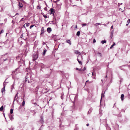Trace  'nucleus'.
Masks as SVG:
<instances>
[{
    "instance_id": "1",
    "label": "nucleus",
    "mask_w": 130,
    "mask_h": 130,
    "mask_svg": "<svg viewBox=\"0 0 130 130\" xmlns=\"http://www.w3.org/2000/svg\"><path fill=\"white\" fill-rule=\"evenodd\" d=\"M32 77L30 73H27V74L25 77V80L23 81L24 85L27 81L28 83H30L32 82Z\"/></svg>"
},
{
    "instance_id": "2",
    "label": "nucleus",
    "mask_w": 130,
    "mask_h": 130,
    "mask_svg": "<svg viewBox=\"0 0 130 130\" xmlns=\"http://www.w3.org/2000/svg\"><path fill=\"white\" fill-rule=\"evenodd\" d=\"M8 83L7 80V79H6L5 82L3 83L4 87L2 88L1 92L2 94H4L5 93V87L6 85Z\"/></svg>"
},
{
    "instance_id": "3",
    "label": "nucleus",
    "mask_w": 130,
    "mask_h": 130,
    "mask_svg": "<svg viewBox=\"0 0 130 130\" xmlns=\"http://www.w3.org/2000/svg\"><path fill=\"white\" fill-rule=\"evenodd\" d=\"M38 51L36 52L33 55V59L34 61H35L38 57Z\"/></svg>"
},
{
    "instance_id": "4",
    "label": "nucleus",
    "mask_w": 130,
    "mask_h": 130,
    "mask_svg": "<svg viewBox=\"0 0 130 130\" xmlns=\"http://www.w3.org/2000/svg\"><path fill=\"white\" fill-rule=\"evenodd\" d=\"M49 11L51 12L50 13V14H53V15H54V13L55 12L54 9L53 8H51L49 10Z\"/></svg>"
},
{
    "instance_id": "5",
    "label": "nucleus",
    "mask_w": 130,
    "mask_h": 130,
    "mask_svg": "<svg viewBox=\"0 0 130 130\" xmlns=\"http://www.w3.org/2000/svg\"><path fill=\"white\" fill-rule=\"evenodd\" d=\"M40 122L42 124H43L44 121L43 120V116H40Z\"/></svg>"
},
{
    "instance_id": "6",
    "label": "nucleus",
    "mask_w": 130,
    "mask_h": 130,
    "mask_svg": "<svg viewBox=\"0 0 130 130\" xmlns=\"http://www.w3.org/2000/svg\"><path fill=\"white\" fill-rule=\"evenodd\" d=\"M19 69V68H17L15 69V71H12V74H16L18 73L17 70H18Z\"/></svg>"
},
{
    "instance_id": "7",
    "label": "nucleus",
    "mask_w": 130,
    "mask_h": 130,
    "mask_svg": "<svg viewBox=\"0 0 130 130\" xmlns=\"http://www.w3.org/2000/svg\"><path fill=\"white\" fill-rule=\"evenodd\" d=\"M18 5L19 6V8H22L23 6V5L20 2H19Z\"/></svg>"
},
{
    "instance_id": "8",
    "label": "nucleus",
    "mask_w": 130,
    "mask_h": 130,
    "mask_svg": "<svg viewBox=\"0 0 130 130\" xmlns=\"http://www.w3.org/2000/svg\"><path fill=\"white\" fill-rule=\"evenodd\" d=\"M45 31L44 30V27H42L41 33L40 34V35H41V34H43L44 33V32H45Z\"/></svg>"
},
{
    "instance_id": "9",
    "label": "nucleus",
    "mask_w": 130,
    "mask_h": 130,
    "mask_svg": "<svg viewBox=\"0 0 130 130\" xmlns=\"http://www.w3.org/2000/svg\"><path fill=\"white\" fill-rule=\"evenodd\" d=\"M47 32L48 33H50L52 31V29L50 27H48L47 29Z\"/></svg>"
},
{
    "instance_id": "10",
    "label": "nucleus",
    "mask_w": 130,
    "mask_h": 130,
    "mask_svg": "<svg viewBox=\"0 0 130 130\" xmlns=\"http://www.w3.org/2000/svg\"><path fill=\"white\" fill-rule=\"evenodd\" d=\"M104 93H105V92H104V93H103V92H102V93L101 94V100H100V104H101V101L102 97H104Z\"/></svg>"
},
{
    "instance_id": "11",
    "label": "nucleus",
    "mask_w": 130,
    "mask_h": 130,
    "mask_svg": "<svg viewBox=\"0 0 130 130\" xmlns=\"http://www.w3.org/2000/svg\"><path fill=\"white\" fill-rule=\"evenodd\" d=\"M47 50L45 48H44L43 50V52L42 53V55L43 56H44Z\"/></svg>"
},
{
    "instance_id": "12",
    "label": "nucleus",
    "mask_w": 130,
    "mask_h": 130,
    "mask_svg": "<svg viewBox=\"0 0 130 130\" xmlns=\"http://www.w3.org/2000/svg\"><path fill=\"white\" fill-rule=\"evenodd\" d=\"M66 42L67 43H69L70 45L71 44V42L69 40H66Z\"/></svg>"
},
{
    "instance_id": "13",
    "label": "nucleus",
    "mask_w": 130,
    "mask_h": 130,
    "mask_svg": "<svg viewBox=\"0 0 130 130\" xmlns=\"http://www.w3.org/2000/svg\"><path fill=\"white\" fill-rule=\"evenodd\" d=\"M124 95L123 94H122L121 95V99L122 101L123 100Z\"/></svg>"
},
{
    "instance_id": "14",
    "label": "nucleus",
    "mask_w": 130,
    "mask_h": 130,
    "mask_svg": "<svg viewBox=\"0 0 130 130\" xmlns=\"http://www.w3.org/2000/svg\"><path fill=\"white\" fill-rule=\"evenodd\" d=\"M41 68H46V67L45 65H44L43 64H42L41 65Z\"/></svg>"
},
{
    "instance_id": "15",
    "label": "nucleus",
    "mask_w": 130,
    "mask_h": 130,
    "mask_svg": "<svg viewBox=\"0 0 130 130\" xmlns=\"http://www.w3.org/2000/svg\"><path fill=\"white\" fill-rule=\"evenodd\" d=\"M74 52L75 54H78L79 55H80L81 54V53L78 51H75Z\"/></svg>"
},
{
    "instance_id": "16",
    "label": "nucleus",
    "mask_w": 130,
    "mask_h": 130,
    "mask_svg": "<svg viewBox=\"0 0 130 130\" xmlns=\"http://www.w3.org/2000/svg\"><path fill=\"white\" fill-rule=\"evenodd\" d=\"M79 128L77 126V125H76L75 126V128L74 130H78Z\"/></svg>"
},
{
    "instance_id": "17",
    "label": "nucleus",
    "mask_w": 130,
    "mask_h": 130,
    "mask_svg": "<svg viewBox=\"0 0 130 130\" xmlns=\"http://www.w3.org/2000/svg\"><path fill=\"white\" fill-rule=\"evenodd\" d=\"M106 40H103L101 41V43L103 44L104 43H105L106 42Z\"/></svg>"
},
{
    "instance_id": "18",
    "label": "nucleus",
    "mask_w": 130,
    "mask_h": 130,
    "mask_svg": "<svg viewBox=\"0 0 130 130\" xmlns=\"http://www.w3.org/2000/svg\"><path fill=\"white\" fill-rule=\"evenodd\" d=\"M115 42H114L113 43V44H112L111 46H110V49H111V48H112L113 47V46H114V45H115Z\"/></svg>"
},
{
    "instance_id": "19",
    "label": "nucleus",
    "mask_w": 130,
    "mask_h": 130,
    "mask_svg": "<svg viewBox=\"0 0 130 130\" xmlns=\"http://www.w3.org/2000/svg\"><path fill=\"white\" fill-rule=\"evenodd\" d=\"M25 101L24 100V99H23V102L22 104V106H24L25 105Z\"/></svg>"
},
{
    "instance_id": "20",
    "label": "nucleus",
    "mask_w": 130,
    "mask_h": 130,
    "mask_svg": "<svg viewBox=\"0 0 130 130\" xmlns=\"http://www.w3.org/2000/svg\"><path fill=\"white\" fill-rule=\"evenodd\" d=\"M80 31H78L77 32V33H76V35L78 36H79L80 35Z\"/></svg>"
},
{
    "instance_id": "21",
    "label": "nucleus",
    "mask_w": 130,
    "mask_h": 130,
    "mask_svg": "<svg viewBox=\"0 0 130 130\" xmlns=\"http://www.w3.org/2000/svg\"><path fill=\"white\" fill-rule=\"evenodd\" d=\"M4 107L3 106H2L0 108V111H2Z\"/></svg>"
},
{
    "instance_id": "22",
    "label": "nucleus",
    "mask_w": 130,
    "mask_h": 130,
    "mask_svg": "<svg viewBox=\"0 0 130 130\" xmlns=\"http://www.w3.org/2000/svg\"><path fill=\"white\" fill-rule=\"evenodd\" d=\"M10 119L12 121V120L13 119V118L12 115H11V117H10Z\"/></svg>"
},
{
    "instance_id": "23",
    "label": "nucleus",
    "mask_w": 130,
    "mask_h": 130,
    "mask_svg": "<svg viewBox=\"0 0 130 130\" xmlns=\"http://www.w3.org/2000/svg\"><path fill=\"white\" fill-rule=\"evenodd\" d=\"M76 69L79 71H82V69H79L78 68H76Z\"/></svg>"
},
{
    "instance_id": "24",
    "label": "nucleus",
    "mask_w": 130,
    "mask_h": 130,
    "mask_svg": "<svg viewBox=\"0 0 130 130\" xmlns=\"http://www.w3.org/2000/svg\"><path fill=\"white\" fill-rule=\"evenodd\" d=\"M77 60L79 64H82V62L81 61H80L78 58L77 59Z\"/></svg>"
},
{
    "instance_id": "25",
    "label": "nucleus",
    "mask_w": 130,
    "mask_h": 130,
    "mask_svg": "<svg viewBox=\"0 0 130 130\" xmlns=\"http://www.w3.org/2000/svg\"><path fill=\"white\" fill-rule=\"evenodd\" d=\"M18 93H17L16 94V95H15V98H14V101L15 100L17 101V98H17L16 99H16V96H17V95H18Z\"/></svg>"
},
{
    "instance_id": "26",
    "label": "nucleus",
    "mask_w": 130,
    "mask_h": 130,
    "mask_svg": "<svg viewBox=\"0 0 130 130\" xmlns=\"http://www.w3.org/2000/svg\"><path fill=\"white\" fill-rule=\"evenodd\" d=\"M13 109H11L10 110V113L12 114L13 113Z\"/></svg>"
},
{
    "instance_id": "27",
    "label": "nucleus",
    "mask_w": 130,
    "mask_h": 130,
    "mask_svg": "<svg viewBox=\"0 0 130 130\" xmlns=\"http://www.w3.org/2000/svg\"><path fill=\"white\" fill-rule=\"evenodd\" d=\"M102 24L101 23H96L95 24H94V25L96 26H98L99 25H101Z\"/></svg>"
},
{
    "instance_id": "28",
    "label": "nucleus",
    "mask_w": 130,
    "mask_h": 130,
    "mask_svg": "<svg viewBox=\"0 0 130 130\" xmlns=\"http://www.w3.org/2000/svg\"><path fill=\"white\" fill-rule=\"evenodd\" d=\"M25 24V25L26 24V26L27 27L29 26L30 25V24L28 23H27Z\"/></svg>"
},
{
    "instance_id": "29",
    "label": "nucleus",
    "mask_w": 130,
    "mask_h": 130,
    "mask_svg": "<svg viewBox=\"0 0 130 130\" xmlns=\"http://www.w3.org/2000/svg\"><path fill=\"white\" fill-rule=\"evenodd\" d=\"M11 91H12V90L13 89H14V84H13L12 86H11Z\"/></svg>"
},
{
    "instance_id": "30",
    "label": "nucleus",
    "mask_w": 130,
    "mask_h": 130,
    "mask_svg": "<svg viewBox=\"0 0 130 130\" xmlns=\"http://www.w3.org/2000/svg\"><path fill=\"white\" fill-rule=\"evenodd\" d=\"M86 23H83L82 24V25L83 26H86Z\"/></svg>"
},
{
    "instance_id": "31",
    "label": "nucleus",
    "mask_w": 130,
    "mask_h": 130,
    "mask_svg": "<svg viewBox=\"0 0 130 130\" xmlns=\"http://www.w3.org/2000/svg\"><path fill=\"white\" fill-rule=\"evenodd\" d=\"M34 26V25H31L30 26V29H31V28H32V27Z\"/></svg>"
},
{
    "instance_id": "32",
    "label": "nucleus",
    "mask_w": 130,
    "mask_h": 130,
    "mask_svg": "<svg viewBox=\"0 0 130 130\" xmlns=\"http://www.w3.org/2000/svg\"><path fill=\"white\" fill-rule=\"evenodd\" d=\"M127 23L129 24L130 23V19H128L127 21Z\"/></svg>"
},
{
    "instance_id": "33",
    "label": "nucleus",
    "mask_w": 130,
    "mask_h": 130,
    "mask_svg": "<svg viewBox=\"0 0 130 130\" xmlns=\"http://www.w3.org/2000/svg\"><path fill=\"white\" fill-rule=\"evenodd\" d=\"M96 42V41L95 39H94L93 40V43H95Z\"/></svg>"
},
{
    "instance_id": "34",
    "label": "nucleus",
    "mask_w": 130,
    "mask_h": 130,
    "mask_svg": "<svg viewBox=\"0 0 130 130\" xmlns=\"http://www.w3.org/2000/svg\"><path fill=\"white\" fill-rule=\"evenodd\" d=\"M123 79L122 78H121L120 82V83H121V82L123 81Z\"/></svg>"
},
{
    "instance_id": "35",
    "label": "nucleus",
    "mask_w": 130,
    "mask_h": 130,
    "mask_svg": "<svg viewBox=\"0 0 130 130\" xmlns=\"http://www.w3.org/2000/svg\"><path fill=\"white\" fill-rule=\"evenodd\" d=\"M86 69V68L84 67L83 69H82V71H84Z\"/></svg>"
},
{
    "instance_id": "36",
    "label": "nucleus",
    "mask_w": 130,
    "mask_h": 130,
    "mask_svg": "<svg viewBox=\"0 0 130 130\" xmlns=\"http://www.w3.org/2000/svg\"><path fill=\"white\" fill-rule=\"evenodd\" d=\"M37 8L38 9H40V7L38 6H37Z\"/></svg>"
},
{
    "instance_id": "37",
    "label": "nucleus",
    "mask_w": 130,
    "mask_h": 130,
    "mask_svg": "<svg viewBox=\"0 0 130 130\" xmlns=\"http://www.w3.org/2000/svg\"><path fill=\"white\" fill-rule=\"evenodd\" d=\"M33 104L35 106L37 105L38 106H39V105H37L36 103H33Z\"/></svg>"
},
{
    "instance_id": "38",
    "label": "nucleus",
    "mask_w": 130,
    "mask_h": 130,
    "mask_svg": "<svg viewBox=\"0 0 130 130\" xmlns=\"http://www.w3.org/2000/svg\"><path fill=\"white\" fill-rule=\"evenodd\" d=\"M44 9L46 11H47V8L46 7H45L44 8Z\"/></svg>"
},
{
    "instance_id": "39",
    "label": "nucleus",
    "mask_w": 130,
    "mask_h": 130,
    "mask_svg": "<svg viewBox=\"0 0 130 130\" xmlns=\"http://www.w3.org/2000/svg\"><path fill=\"white\" fill-rule=\"evenodd\" d=\"M3 30H1V31L0 32V34H1V33H2L3 32Z\"/></svg>"
},
{
    "instance_id": "40",
    "label": "nucleus",
    "mask_w": 130,
    "mask_h": 130,
    "mask_svg": "<svg viewBox=\"0 0 130 130\" xmlns=\"http://www.w3.org/2000/svg\"><path fill=\"white\" fill-rule=\"evenodd\" d=\"M43 16L45 18H46L47 17V16L46 15H44Z\"/></svg>"
},
{
    "instance_id": "41",
    "label": "nucleus",
    "mask_w": 130,
    "mask_h": 130,
    "mask_svg": "<svg viewBox=\"0 0 130 130\" xmlns=\"http://www.w3.org/2000/svg\"><path fill=\"white\" fill-rule=\"evenodd\" d=\"M3 115L4 116V117L5 118V119L6 120V121L7 122V121L6 119V117H5V113H3Z\"/></svg>"
},
{
    "instance_id": "42",
    "label": "nucleus",
    "mask_w": 130,
    "mask_h": 130,
    "mask_svg": "<svg viewBox=\"0 0 130 130\" xmlns=\"http://www.w3.org/2000/svg\"><path fill=\"white\" fill-rule=\"evenodd\" d=\"M3 115L4 116V117L5 118V119L6 120V121L7 122V121L6 119V117H5V113H3Z\"/></svg>"
},
{
    "instance_id": "43",
    "label": "nucleus",
    "mask_w": 130,
    "mask_h": 130,
    "mask_svg": "<svg viewBox=\"0 0 130 130\" xmlns=\"http://www.w3.org/2000/svg\"><path fill=\"white\" fill-rule=\"evenodd\" d=\"M3 115L4 116V117L5 118V119L6 120V121L7 122V121L6 119V117H5V113H3Z\"/></svg>"
},
{
    "instance_id": "44",
    "label": "nucleus",
    "mask_w": 130,
    "mask_h": 130,
    "mask_svg": "<svg viewBox=\"0 0 130 130\" xmlns=\"http://www.w3.org/2000/svg\"><path fill=\"white\" fill-rule=\"evenodd\" d=\"M7 58H8V56H7V57L6 58V59H3L4 61H6V60H7Z\"/></svg>"
},
{
    "instance_id": "45",
    "label": "nucleus",
    "mask_w": 130,
    "mask_h": 130,
    "mask_svg": "<svg viewBox=\"0 0 130 130\" xmlns=\"http://www.w3.org/2000/svg\"><path fill=\"white\" fill-rule=\"evenodd\" d=\"M126 65H123V66H122L121 67H119L120 68V69H121V67H123V66H125Z\"/></svg>"
},
{
    "instance_id": "46",
    "label": "nucleus",
    "mask_w": 130,
    "mask_h": 130,
    "mask_svg": "<svg viewBox=\"0 0 130 130\" xmlns=\"http://www.w3.org/2000/svg\"><path fill=\"white\" fill-rule=\"evenodd\" d=\"M90 110H89L88 112V114H90Z\"/></svg>"
},
{
    "instance_id": "47",
    "label": "nucleus",
    "mask_w": 130,
    "mask_h": 130,
    "mask_svg": "<svg viewBox=\"0 0 130 130\" xmlns=\"http://www.w3.org/2000/svg\"><path fill=\"white\" fill-rule=\"evenodd\" d=\"M98 54H99V55H100V56H101H101H102V55H101V53H99V52H98Z\"/></svg>"
},
{
    "instance_id": "48",
    "label": "nucleus",
    "mask_w": 130,
    "mask_h": 130,
    "mask_svg": "<svg viewBox=\"0 0 130 130\" xmlns=\"http://www.w3.org/2000/svg\"><path fill=\"white\" fill-rule=\"evenodd\" d=\"M113 31H112L111 32V35H113Z\"/></svg>"
},
{
    "instance_id": "49",
    "label": "nucleus",
    "mask_w": 130,
    "mask_h": 130,
    "mask_svg": "<svg viewBox=\"0 0 130 130\" xmlns=\"http://www.w3.org/2000/svg\"><path fill=\"white\" fill-rule=\"evenodd\" d=\"M90 110V113H91L92 110V108H91Z\"/></svg>"
},
{
    "instance_id": "50",
    "label": "nucleus",
    "mask_w": 130,
    "mask_h": 130,
    "mask_svg": "<svg viewBox=\"0 0 130 130\" xmlns=\"http://www.w3.org/2000/svg\"><path fill=\"white\" fill-rule=\"evenodd\" d=\"M118 6H120V5H122V3H121V4H120V3H118Z\"/></svg>"
},
{
    "instance_id": "51",
    "label": "nucleus",
    "mask_w": 130,
    "mask_h": 130,
    "mask_svg": "<svg viewBox=\"0 0 130 130\" xmlns=\"http://www.w3.org/2000/svg\"><path fill=\"white\" fill-rule=\"evenodd\" d=\"M23 34H22V35H21L20 36V37L21 38H22V37H23Z\"/></svg>"
},
{
    "instance_id": "52",
    "label": "nucleus",
    "mask_w": 130,
    "mask_h": 130,
    "mask_svg": "<svg viewBox=\"0 0 130 130\" xmlns=\"http://www.w3.org/2000/svg\"><path fill=\"white\" fill-rule=\"evenodd\" d=\"M41 14L43 15V16L44 15V14L43 13V12H42L41 13Z\"/></svg>"
},
{
    "instance_id": "53",
    "label": "nucleus",
    "mask_w": 130,
    "mask_h": 130,
    "mask_svg": "<svg viewBox=\"0 0 130 130\" xmlns=\"http://www.w3.org/2000/svg\"><path fill=\"white\" fill-rule=\"evenodd\" d=\"M12 63H13V59L12 60H11Z\"/></svg>"
},
{
    "instance_id": "54",
    "label": "nucleus",
    "mask_w": 130,
    "mask_h": 130,
    "mask_svg": "<svg viewBox=\"0 0 130 130\" xmlns=\"http://www.w3.org/2000/svg\"><path fill=\"white\" fill-rule=\"evenodd\" d=\"M23 19H24V18H22L21 19V20L20 21H23Z\"/></svg>"
},
{
    "instance_id": "55",
    "label": "nucleus",
    "mask_w": 130,
    "mask_h": 130,
    "mask_svg": "<svg viewBox=\"0 0 130 130\" xmlns=\"http://www.w3.org/2000/svg\"><path fill=\"white\" fill-rule=\"evenodd\" d=\"M74 100H75V99L76 98V96H74Z\"/></svg>"
},
{
    "instance_id": "56",
    "label": "nucleus",
    "mask_w": 130,
    "mask_h": 130,
    "mask_svg": "<svg viewBox=\"0 0 130 130\" xmlns=\"http://www.w3.org/2000/svg\"><path fill=\"white\" fill-rule=\"evenodd\" d=\"M112 35H110V37L111 38H112Z\"/></svg>"
},
{
    "instance_id": "57",
    "label": "nucleus",
    "mask_w": 130,
    "mask_h": 130,
    "mask_svg": "<svg viewBox=\"0 0 130 130\" xmlns=\"http://www.w3.org/2000/svg\"><path fill=\"white\" fill-rule=\"evenodd\" d=\"M42 44L43 45H44L45 44V42H43L42 43Z\"/></svg>"
},
{
    "instance_id": "58",
    "label": "nucleus",
    "mask_w": 130,
    "mask_h": 130,
    "mask_svg": "<svg viewBox=\"0 0 130 130\" xmlns=\"http://www.w3.org/2000/svg\"><path fill=\"white\" fill-rule=\"evenodd\" d=\"M113 26H112H112H111V29H112V28H113Z\"/></svg>"
},
{
    "instance_id": "59",
    "label": "nucleus",
    "mask_w": 130,
    "mask_h": 130,
    "mask_svg": "<svg viewBox=\"0 0 130 130\" xmlns=\"http://www.w3.org/2000/svg\"><path fill=\"white\" fill-rule=\"evenodd\" d=\"M89 125V124L88 123L86 124V126H88Z\"/></svg>"
},
{
    "instance_id": "60",
    "label": "nucleus",
    "mask_w": 130,
    "mask_h": 130,
    "mask_svg": "<svg viewBox=\"0 0 130 130\" xmlns=\"http://www.w3.org/2000/svg\"><path fill=\"white\" fill-rule=\"evenodd\" d=\"M60 0H57L56 2H58Z\"/></svg>"
},
{
    "instance_id": "61",
    "label": "nucleus",
    "mask_w": 130,
    "mask_h": 130,
    "mask_svg": "<svg viewBox=\"0 0 130 130\" xmlns=\"http://www.w3.org/2000/svg\"><path fill=\"white\" fill-rule=\"evenodd\" d=\"M25 24L24 25H23V27H24L25 28Z\"/></svg>"
},
{
    "instance_id": "62",
    "label": "nucleus",
    "mask_w": 130,
    "mask_h": 130,
    "mask_svg": "<svg viewBox=\"0 0 130 130\" xmlns=\"http://www.w3.org/2000/svg\"><path fill=\"white\" fill-rule=\"evenodd\" d=\"M69 0L70 1V2H71V3L72 2V0Z\"/></svg>"
},
{
    "instance_id": "63",
    "label": "nucleus",
    "mask_w": 130,
    "mask_h": 130,
    "mask_svg": "<svg viewBox=\"0 0 130 130\" xmlns=\"http://www.w3.org/2000/svg\"><path fill=\"white\" fill-rule=\"evenodd\" d=\"M128 24H126V26H127L128 25Z\"/></svg>"
},
{
    "instance_id": "64",
    "label": "nucleus",
    "mask_w": 130,
    "mask_h": 130,
    "mask_svg": "<svg viewBox=\"0 0 130 130\" xmlns=\"http://www.w3.org/2000/svg\"><path fill=\"white\" fill-rule=\"evenodd\" d=\"M88 80L87 81H86V83H85V84H86V83L87 82H88Z\"/></svg>"
}]
</instances>
